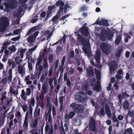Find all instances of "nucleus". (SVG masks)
<instances>
[{
  "mask_svg": "<svg viewBox=\"0 0 134 134\" xmlns=\"http://www.w3.org/2000/svg\"><path fill=\"white\" fill-rule=\"evenodd\" d=\"M107 31L105 29H103L100 32L99 36L100 40L103 41H105L107 38L108 40H111L114 36V33L112 31L109 30Z\"/></svg>",
  "mask_w": 134,
  "mask_h": 134,
  "instance_id": "1",
  "label": "nucleus"
},
{
  "mask_svg": "<svg viewBox=\"0 0 134 134\" xmlns=\"http://www.w3.org/2000/svg\"><path fill=\"white\" fill-rule=\"evenodd\" d=\"M77 40L81 42L82 45L83 46L82 49L83 51L89 56V52L88 49L85 47L87 46L89 43L86 40V38L83 37L81 35L79 34L77 36Z\"/></svg>",
  "mask_w": 134,
  "mask_h": 134,
  "instance_id": "2",
  "label": "nucleus"
},
{
  "mask_svg": "<svg viewBox=\"0 0 134 134\" xmlns=\"http://www.w3.org/2000/svg\"><path fill=\"white\" fill-rule=\"evenodd\" d=\"M50 101V98L48 97L47 98L46 106L47 107H49V108H48V112L47 113H45L44 117L45 120L46 121L47 120L48 116V122L52 123V121L51 115L52 108L51 107L49 106Z\"/></svg>",
  "mask_w": 134,
  "mask_h": 134,
  "instance_id": "3",
  "label": "nucleus"
},
{
  "mask_svg": "<svg viewBox=\"0 0 134 134\" xmlns=\"http://www.w3.org/2000/svg\"><path fill=\"white\" fill-rule=\"evenodd\" d=\"M70 107L72 108V110L77 113H82L84 109L83 106L80 104H77L76 103H73L70 105Z\"/></svg>",
  "mask_w": 134,
  "mask_h": 134,
  "instance_id": "4",
  "label": "nucleus"
},
{
  "mask_svg": "<svg viewBox=\"0 0 134 134\" xmlns=\"http://www.w3.org/2000/svg\"><path fill=\"white\" fill-rule=\"evenodd\" d=\"M75 98L76 100L78 102H86L88 99L87 95L82 92L76 93L75 95Z\"/></svg>",
  "mask_w": 134,
  "mask_h": 134,
  "instance_id": "5",
  "label": "nucleus"
},
{
  "mask_svg": "<svg viewBox=\"0 0 134 134\" xmlns=\"http://www.w3.org/2000/svg\"><path fill=\"white\" fill-rule=\"evenodd\" d=\"M69 8L70 9L71 8V7L68 5V3H66L64 7H59V9L58 10L57 15H58L59 17H60L61 13L63 12V9H64V13H65L69 10V9H68Z\"/></svg>",
  "mask_w": 134,
  "mask_h": 134,
  "instance_id": "6",
  "label": "nucleus"
},
{
  "mask_svg": "<svg viewBox=\"0 0 134 134\" xmlns=\"http://www.w3.org/2000/svg\"><path fill=\"white\" fill-rule=\"evenodd\" d=\"M69 8L70 9L71 8V7L68 5V3H66L64 7H59V9L58 10L57 15H58L59 17H60L61 13L63 12V9H64V13H65L69 10V9H68Z\"/></svg>",
  "mask_w": 134,
  "mask_h": 134,
  "instance_id": "7",
  "label": "nucleus"
},
{
  "mask_svg": "<svg viewBox=\"0 0 134 134\" xmlns=\"http://www.w3.org/2000/svg\"><path fill=\"white\" fill-rule=\"evenodd\" d=\"M100 47L102 51L105 54L108 55L110 53V48L107 44L102 43L101 44Z\"/></svg>",
  "mask_w": 134,
  "mask_h": 134,
  "instance_id": "8",
  "label": "nucleus"
},
{
  "mask_svg": "<svg viewBox=\"0 0 134 134\" xmlns=\"http://www.w3.org/2000/svg\"><path fill=\"white\" fill-rule=\"evenodd\" d=\"M38 33V31H36L34 34L29 36L27 39V42L30 43H33L35 40Z\"/></svg>",
  "mask_w": 134,
  "mask_h": 134,
  "instance_id": "9",
  "label": "nucleus"
},
{
  "mask_svg": "<svg viewBox=\"0 0 134 134\" xmlns=\"http://www.w3.org/2000/svg\"><path fill=\"white\" fill-rule=\"evenodd\" d=\"M31 118L30 115H29V112L28 110L26 111L25 117V120L23 124V127L24 130H27L28 129V117Z\"/></svg>",
  "mask_w": 134,
  "mask_h": 134,
  "instance_id": "10",
  "label": "nucleus"
},
{
  "mask_svg": "<svg viewBox=\"0 0 134 134\" xmlns=\"http://www.w3.org/2000/svg\"><path fill=\"white\" fill-rule=\"evenodd\" d=\"M35 100L34 98H32L30 101V104L29 105V114L30 115V116L31 117H32V110L33 108L32 106V105L33 106H34L35 103Z\"/></svg>",
  "mask_w": 134,
  "mask_h": 134,
  "instance_id": "11",
  "label": "nucleus"
},
{
  "mask_svg": "<svg viewBox=\"0 0 134 134\" xmlns=\"http://www.w3.org/2000/svg\"><path fill=\"white\" fill-rule=\"evenodd\" d=\"M89 127L90 130L95 132L96 130V125L95 121L94 119H91L89 122Z\"/></svg>",
  "mask_w": 134,
  "mask_h": 134,
  "instance_id": "12",
  "label": "nucleus"
},
{
  "mask_svg": "<svg viewBox=\"0 0 134 134\" xmlns=\"http://www.w3.org/2000/svg\"><path fill=\"white\" fill-rule=\"evenodd\" d=\"M9 25V22L7 20V19L4 18L0 19V26H4L7 27Z\"/></svg>",
  "mask_w": 134,
  "mask_h": 134,
  "instance_id": "13",
  "label": "nucleus"
},
{
  "mask_svg": "<svg viewBox=\"0 0 134 134\" xmlns=\"http://www.w3.org/2000/svg\"><path fill=\"white\" fill-rule=\"evenodd\" d=\"M101 53L100 50L98 49L96 51V53L94 55V58L97 63H99Z\"/></svg>",
  "mask_w": 134,
  "mask_h": 134,
  "instance_id": "14",
  "label": "nucleus"
},
{
  "mask_svg": "<svg viewBox=\"0 0 134 134\" xmlns=\"http://www.w3.org/2000/svg\"><path fill=\"white\" fill-rule=\"evenodd\" d=\"M81 33L83 35L86 36H88L89 34L87 28L86 26H83L81 27L80 29Z\"/></svg>",
  "mask_w": 134,
  "mask_h": 134,
  "instance_id": "15",
  "label": "nucleus"
},
{
  "mask_svg": "<svg viewBox=\"0 0 134 134\" xmlns=\"http://www.w3.org/2000/svg\"><path fill=\"white\" fill-rule=\"evenodd\" d=\"M75 113L74 111H71L69 112V114H66L65 115V119L67 120L69 119H72L75 115Z\"/></svg>",
  "mask_w": 134,
  "mask_h": 134,
  "instance_id": "16",
  "label": "nucleus"
},
{
  "mask_svg": "<svg viewBox=\"0 0 134 134\" xmlns=\"http://www.w3.org/2000/svg\"><path fill=\"white\" fill-rule=\"evenodd\" d=\"M9 3L12 9L16 8L17 6L18 3L16 0H10Z\"/></svg>",
  "mask_w": 134,
  "mask_h": 134,
  "instance_id": "17",
  "label": "nucleus"
},
{
  "mask_svg": "<svg viewBox=\"0 0 134 134\" xmlns=\"http://www.w3.org/2000/svg\"><path fill=\"white\" fill-rule=\"evenodd\" d=\"M40 108L38 109V107H36L35 109L34 114V118L35 119H39L38 117L40 115Z\"/></svg>",
  "mask_w": 134,
  "mask_h": 134,
  "instance_id": "18",
  "label": "nucleus"
},
{
  "mask_svg": "<svg viewBox=\"0 0 134 134\" xmlns=\"http://www.w3.org/2000/svg\"><path fill=\"white\" fill-rule=\"evenodd\" d=\"M44 56L43 54H40L38 57L37 58V62L36 64V69L37 68L38 65H39L41 64L42 61L44 58Z\"/></svg>",
  "mask_w": 134,
  "mask_h": 134,
  "instance_id": "19",
  "label": "nucleus"
},
{
  "mask_svg": "<svg viewBox=\"0 0 134 134\" xmlns=\"http://www.w3.org/2000/svg\"><path fill=\"white\" fill-rule=\"evenodd\" d=\"M18 71L19 74H22L25 73V69L24 66L22 67L21 65H20L18 66Z\"/></svg>",
  "mask_w": 134,
  "mask_h": 134,
  "instance_id": "20",
  "label": "nucleus"
},
{
  "mask_svg": "<svg viewBox=\"0 0 134 134\" xmlns=\"http://www.w3.org/2000/svg\"><path fill=\"white\" fill-rule=\"evenodd\" d=\"M4 4L5 7V8L4 9L5 11L7 12H9L12 9L9 3H8L6 2H4Z\"/></svg>",
  "mask_w": 134,
  "mask_h": 134,
  "instance_id": "21",
  "label": "nucleus"
},
{
  "mask_svg": "<svg viewBox=\"0 0 134 134\" xmlns=\"http://www.w3.org/2000/svg\"><path fill=\"white\" fill-rule=\"evenodd\" d=\"M38 119H35L31 123V126L32 128H37L38 125Z\"/></svg>",
  "mask_w": 134,
  "mask_h": 134,
  "instance_id": "22",
  "label": "nucleus"
},
{
  "mask_svg": "<svg viewBox=\"0 0 134 134\" xmlns=\"http://www.w3.org/2000/svg\"><path fill=\"white\" fill-rule=\"evenodd\" d=\"M81 120V117L80 115H77L75 116L74 119V123L76 125H78L80 123Z\"/></svg>",
  "mask_w": 134,
  "mask_h": 134,
  "instance_id": "23",
  "label": "nucleus"
},
{
  "mask_svg": "<svg viewBox=\"0 0 134 134\" xmlns=\"http://www.w3.org/2000/svg\"><path fill=\"white\" fill-rule=\"evenodd\" d=\"M87 72L88 76L90 77L93 76L94 75V72L92 68L90 66L87 69Z\"/></svg>",
  "mask_w": 134,
  "mask_h": 134,
  "instance_id": "24",
  "label": "nucleus"
},
{
  "mask_svg": "<svg viewBox=\"0 0 134 134\" xmlns=\"http://www.w3.org/2000/svg\"><path fill=\"white\" fill-rule=\"evenodd\" d=\"M100 25L106 26H108L109 24L108 23V20L106 19H102L100 20Z\"/></svg>",
  "mask_w": 134,
  "mask_h": 134,
  "instance_id": "25",
  "label": "nucleus"
},
{
  "mask_svg": "<svg viewBox=\"0 0 134 134\" xmlns=\"http://www.w3.org/2000/svg\"><path fill=\"white\" fill-rule=\"evenodd\" d=\"M105 109L107 114L108 116L110 117L111 114L109 106L107 105H105Z\"/></svg>",
  "mask_w": 134,
  "mask_h": 134,
  "instance_id": "26",
  "label": "nucleus"
},
{
  "mask_svg": "<svg viewBox=\"0 0 134 134\" xmlns=\"http://www.w3.org/2000/svg\"><path fill=\"white\" fill-rule=\"evenodd\" d=\"M37 30V27H33L30 28L28 32L27 33L26 35V36L30 35L31 34L33 33L34 31Z\"/></svg>",
  "mask_w": 134,
  "mask_h": 134,
  "instance_id": "27",
  "label": "nucleus"
},
{
  "mask_svg": "<svg viewBox=\"0 0 134 134\" xmlns=\"http://www.w3.org/2000/svg\"><path fill=\"white\" fill-rule=\"evenodd\" d=\"M26 50V48L25 49H18V54H19L20 53L19 55H20L21 58H22L24 54V52H25Z\"/></svg>",
  "mask_w": 134,
  "mask_h": 134,
  "instance_id": "28",
  "label": "nucleus"
},
{
  "mask_svg": "<svg viewBox=\"0 0 134 134\" xmlns=\"http://www.w3.org/2000/svg\"><path fill=\"white\" fill-rule=\"evenodd\" d=\"M130 104L128 101L125 100L123 104V107L126 109L128 110L129 109Z\"/></svg>",
  "mask_w": 134,
  "mask_h": 134,
  "instance_id": "29",
  "label": "nucleus"
},
{
  "mask_svg": "<svg viewBox=\"0 0 134 134\" xmlns=\"http://www.w3.org/2000/svg\"><path fill=\"white\" fill-rule=\"evenodd\" d=\"M22 59L20 58V56H16L15 58V61L16 64L19 65L21 62Z\"/></svg>",
  "mask_w": 134,
  "mask_h": 134,
  "instance_id": "30",
  "label": "nucleus"
},
{
  "mask_svg": "<svg viewBox=\"0 0 134 134\" xmlns=\"http://www.w3.org/2000/svg\"><path fill=\"white\" fill-rule=\"evenodd\" d=\"M59 1L56 2L55 5L57 7L60 6V7H63L64 5V3L62 1V0H59Z\"/></svg>",
  "mask_w": 134,
  "mask_h": 134,
  "instance_id": "31",
  "label": "nucleus"
},
{
  "mask_svg": "<svg viewBox=\"0 0 134 134\" xmlns=\"http://www.w3.org/2000/svg\"><path fill=\"white\" fill-rule=\"evenodd\" d=\"M117 66L116 65L114 64L111 65L109 68L110 72L111 73H112L114 72L115 70V68Z\"/></svg>",
  "mask_w": 134,
  "mask_h": 134,
  "instance_id": "32",
  "label": "nucleus"
},
{
  "mask_svg": "<svg viewBox=\"0 0 134 134\" xmlns=\"http://www.w3.org/2000/svg\"><path fill=\"white\" fill-rule=\"evenodd\" d=\"M121 38L122 37L120 35L118 36L115 41V44L118 45L121 40Z\"/></svg>",
  "mask_w": 134,
  "mask_h": 134,
  "instance_id": "33",
  "label": "nucleus"
},
{
  "mask_svg": "<svg viewBox=\"0 0 134 134\" xmlns=\"http://www.w3.org/2000/svg\"><path fill=\"white\" fill-rule=\"evenodd\" d=\"M132 129L129 128L125 130L124 134H132Z\"/></svg>",
  "mask_w": 134,
  "mask_h": 134,
  "instance_id": "34",
  "label": "nucleus"
},
{
  "mask_svg": "<svg viewBox=\"0 0 134 134\" xmlns=\"http://www.w3.org/2000/svg\"><path fill=\"white\" fill-rule=\"evenodd\" d=\"M39 66L38 67V69L37 70V71H38V76H40L41 73V72L43 70V67L41 65H38Z\"/></svg>",
  "mask_w": 134,
  "mask_h": 134,
  "instance_id": "35",
  "label": "nucleus"
},
{
  "mask_svg": "<svg viewBox=\"0 0 134 134\" xmlns=\"http://www.w3.org/2000/svg\"><path fill=\"white\" fill-rule=\"evenodd\" d=\"M52 12L50 11H48L47 13L46 17L45 19V20H47L51 15Z\"/></svg>",
  "mask_w": 134,
  "mask_h": 134,
  "instance_id": "36",
  "label": "nucleus"
},
{
  "mask_svg": "<svg viewBox=\"0 0 134 134\" xmlns=\"http://www.w3.org/2000/svg\"><path fill=\"white\" fill-rule=\"evenodd\" d=\"M95 74L96 75L97 78H100V73L98 70H97L96 68L94 69Z\"/></svg>",
  "mask_w": 134,
  "mask_h": 134,
  "instance_id": "37",
  "label": "nucleus"
},
{
  "mask_svg": "<svg viewBox=\"0 0 134 134\" xmlns=\"http://www.w3.org/2000/svg\"><path fill=\"white\" fill-rule=\"evenodd\" d=\"M54 59V56L52 54H50L48 56L49 63H51L53 62Z\"/></svg>",
  "mask_w": 134,
  "mask_h": 134,
  "instance_id": "38",
  "label": "nucleus"
},
{
  "mask_svg": "<svg viewBox=\"0 0 134 134\" xmlns=\"http://www.w3.org/2000/svg\"><path fill=\"white\" fill-rule=\"evenodd\" d=\"M122 51V50L121 48L118 49L116 54V57H120Z\"/></svg>",
  "mask_w": 134,
  "mask_h": 134,
  "instance_id": "39",
  "label": "nucleus"
},
{
  "mask_svg": "<svg viewBox=\"0 0 134 134\" xmlns=\"http://www.w3.org/2000/svg\"><path fill=\"white\" fill-rule=\"evenodd\" d=\"M9 50L12 52H15L16 50L15 47L14 45H12V47H10L8 48Z\"/></svg>",
  "mask_w": 134,
  "mask_h": 134,
  "instance_id": "40",
  "label": "nucleus"
},
{
  "mask_svg": "<svg viewBox=\"0 0 134 134\" xmlns=\"http://www.w3.org/2000/svg\"><path fill=\"white\" fill-rule=\"evenodd\" d=\"M31 93V90L30 88L28 87L26 88V91L25 95L26 96H29Z\"/></svg>",
  "mask_w": 134,
  "mask_h": 134,
  "instance_id": "41",
  "label": "nucleus"
},
{
  "mask_svg": "<svg viewBox=\"0 0 134 134\" xmlns=\"http://www.w3.org/2000/svg\"><path fill=\"white\" fill-rule=\"evenodd\" d=\"M10 42L7 41L6 42H5L4 43H3V46L2 47V48H5V49L7 48V47L8 46V45L10 44Z\"/></svg>",
  "mask_w": 134,
  "mask_h": 134,
  "instance_id": "42",
  "label": "nucleus"
},
{
  "mask_svg": "<svg viewBox=\"0 0 134 134\" xmlns=\"http://www.w3.org/2000/svg\"><path fill=\"white\" fill-rule=\"evenodd\" d=\"M42 90L44 93H46L48 91V88L47 86H42Z\"/></svg>",
  "mask_w": 134,
  "mask_h": 134,
  "instance_id": "43",
  "label": "nucleus"
},
{
  "mask_svg": "<svg viewBox=\"0 0 134 134\" xmlns=\"http://www.w3.org/2000/svg\"><path fill=\"white\" fill-rule=\"evenodd\" d=\"M63 97L61 96L60 97L59 100V102L60 104V108L62 109V107L61 105H62L63 103Z\"/></svg>",
  "mask_w": 134,
  "mask_h": 134,
  "instance_id": "44",
  "label": "nucleus"
},
{
  "mask_svg": "<svg viewBox=\"0 0 134 134\" xmlns=\"http://www.w3.org/2000/svg\"><path fill=\"white\" fill-rule=\"evenodd\" d=\"M14 117V114L13 113H11V112H10L9 114H8V117L9 118V119L10 120H11L13 119Z\"/></svg>",
  "mask_w": 134,
  "mask_h": 134,
  "instance_id": "45",
  "label": "nucleus"
},
{
  "mask_svg": "<svg viewBox=\"0 0 134 134\" xmlns=\"http://www.w3.org/2000/svg\"><path fill=\"white\" fill-rule=\"evenodd\" d=\"M100 113L102 115L104 116L105 115L104 107H102L101 108L100 110Z\"/></svg>",
  "mask_w": 134,
  "mask_h": 134,
  "instance_id": "46",
  "label": "nucleus"
},
{
  "mask_svg": "<svg viewBox=\"0 0 134 134\" xmlns=\"http://www.w3.org/2000/svg\"><path fill=\"white\" fill-rule=\"evenodd\" d=\"M22 108L24 112H25L27 110V105L24 104L22 105Z\"/></svg>",
  "mask_w": 134,
  "mask_h": 134,
  "instance_id": "47",
  "label": "nucleus"
},
{
  "mask_svg": "<svg viewBox=\"0 0 134 134\" xmlns=\"http://www.w3.org/2000/svg\"><path fill=\"white\" fill-rule=\"evenodd\" d=\"M55 5H53L52 6H49L48 7V10L49 11L52 12L53 9H55Z\"/></svg>",
  "mask_w": 134,
  "mask_h": 134,
  "instance_id": "48",
  "label": "nucleus"
},
{
  "mask_svg": "<svg viewBox=\"0 0 134 134\" xmlns=\"http://www.w3.org/2000/svg\"><path fill=\"white\" fill-rule=\"evenodd\" d=\"M46 15V13L45 11H42L40 14V16L42 18H44Z\"/></svg>",
  "mask_w": 134,
  "mask_h": 134,
  "instance_id": "49",
  "label": "nucleus"
},
{
  "mask_svg": "<svg viewBox=\"0 0 134 134\" xmlns=\"http://www.w3.org/2000/svg\"><path fill=\"white\" fill-rule=\"evenodd\" d=\"M40 99L42 100L43 101V100L44 98V93L43 92H41V94L39 96Z\"/></svg>",
  "mask_w": 134,
  "mask_h": 134,
  "instance_id": "50",
  "label": "nucleus"
},
{
  "mask_svg": "<svg viewBox=\"0 0 134 134\" xmlns=\"http://www.w3.org/2000/svg\"><path fill=\"white\" fill-rule=\"evenodd\" d=\"M59 16L58 15H56L54 16L52 19V21H53V22H54L56 20H57L59 18Z\"/></svg>",
  "mask_w": 134,
  "mask_h": 134,
  "instance_id": "51",
  "label": "nucleus"
},
{
  "mask_svg": "<svg viewBox=\"0 0 134 134\" xmlns=\"http://www.w3.org/2000/svg\"><path fill=\"white\" fill-rule=\"evenodd\" d=\"M74 52L71 51L69 53V57L70 58H73L74 56Z\"/></svg>",
  "mask_w": 134,
  "mask_h": 134,
  "instance_id": "52",
  "label": "nucleus"
},
{
  "mask_svg": "<svg viewBox=\"0 0 134 134\" xmlns=\"http://www.w3.org/2000/svg\"><path fill=\"white\" fill-rule=\"evenodd\" d=\"M93 90L96 91H99L100 90V87L98 85H96L94 87Z\"/></svg>",
  "mask_w": 134,
  "mask_h": 134,
  "instance_id": "53",
  "label": "nucleus"
},
{
  "mask_svg": "<svg viewBox=\"0 0 134 134\" xmlns=\"http://www.w3.org/2000/svg\"><path fill=\"white\" fill-rule=\"evenodd\" d=\"M0 32H4L5 31V29L7 27H4V26H0Z\"/></svg>",
  "mask_w": 134,
  "mask_h": 134,
  "instance_id": "54",
  "label": "nucleus"
},
{
  "mask_svg": "<svg viewBox=\"0 0 134 134\" xmlns=\"http://www.w3.org/2000/svg\"><path fill=\"white\" fill-rule=\"evenodd\" d=\"M28 67L29 71L32 70V64L31 63H28Z\"/></svg>",
  "mask_w": 134,
  "mask_h": 134,
  "instance_id": "55",
  "label": "nucleus"
},
{
  "mask_svg": "<svg viewBox=\"0 0 134 134\" xmlns=\"http://www.w3.org/2000/svg\"><path fill=\"white\" fill-rule=\"evenodd\" d=\"M66 59V57L65 56H64L62 60L61 61V64L62 65H64V63Z\"/></svg>",
  "mask_w": 134,
  "mask_h": 134,
  "instance_id": "56",
  "label": "nucleus"
},
{
  "mask_svg": "<svg viewBox=\"0 0 134 134\" xmlns=\"http://www.w3.org/2000/svg\"><path fill=\"white\" fill-rule=\"evenodd\" d=\"M40 76H38V72L37 73H36L33 76H32V78L33 79H36L37 77H38V78H39Z\"/></svg>",
  "mask_w": 134,
  "mask_h": 134,
  "instance_id": "57",
  "label": "nucleus"
},
{
  "mask_svg": "<svg viewBox=\"0 0 134 134\" xmlns=\"http://www.w3.org/2000/svg\"><path fill=\"white\" fill-rule=\"evenodd\" d=\"M37 131V128H32V129L30 131V133H31L32 134H34Z\"/></svg>",
  "mask_w": 134,
  "mask_h": 134,
  "instance_id": "58",
  "label": "nucleus"
},
{
  "mask_svg": "<svg viewBox=\"0 0 134 134\" xmlns=\"http://www.w3.org/2000/svg\"><path fill=\"white\" fill-rule=\"evenodd\" d=\"M20 37L19 36L15 37L12 38L11 39V40L13 41H16L19 40L20 39Z\"/></svg>",
  "mask_w": 134,
  "mask_h": 134,
  "instance_id": "59",
  "label": "nucleus"
},
{
  "mask_svg": "<svg viewBox=\"0 0 134 134\" xmlns=\"http://www.w3.org/2000/svg\"><path fill=\"white\" fill-rule=\"evenodd\" d=\"M19 29H16L14 30L13 31V33L15 35H18L19 32Z\"/></svg>",
  "mask_w": 134,
  "mask_h": 134,
  "instance_id": "60",
  "label": "nucleus"
},
{
  "mask_svg": "<svg viewBox=\"0 0 134 134\" xmlns=\"http://www.w3.org/2000/svg\"><path fill=\"white\" fill-rule=\"evenodd\" d=\"M43 67L44 69H46L48 67V63H43Z\"/></svg>",
  "mask_w": 134,
  "mask_h": 134,
  "instance_id": "61",
  "label": "nucleus"
},
{
  "mask_svg": "<svg viewBox=\"0 0 134 134\" xmlns=\"http://www.w3.org/2000/svg\"><path fill=\"white\" fill-rule=\"evenodd\" d=\"M63 65H62L60 66V73L61 74H63L64 72V69L63 67Z\"/></svg>",
  "mask_w": 134,
  "mask_h": 134,
  "instance_id": "62",
  "label": "nucleus"
},
{
  "mask_svg": "<svg viewBox=\"0 0 134 134\" xmlns=\"http://www.w3.org/2000/svg\"><path fill=\"white\" fill-rule=\"evenodd\" d=\"M36 48V47L35 46L33 47H32L30 49H29V52H32V51H34L35 50Z\"/></svg>",
  "mask_w": 134,
  "mask_h": 134,
  "instance_id": "63",
  "label": "nucleus"
},
{
  "mask_svg": "<svg viewBox=\"0 0 134 134\" xmlns=\"http://www.w3.org/2000/svg\"><path fill=\"white\" fill-rule=\"evenodd\" d=\"M53 127L52 126L51 129L49 130V133L48 134H53Z\"/></svg>",
  "mask_w": 134,
  "mask_h": 134,
  "instance_id": "64",
  "label": "nucleus"
}]
</instances>
